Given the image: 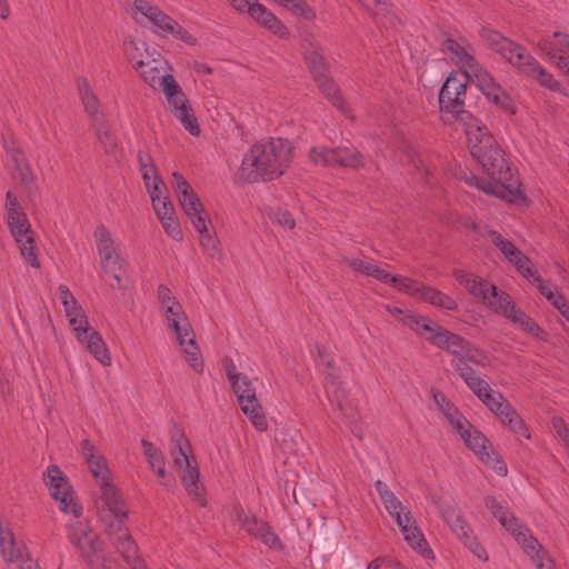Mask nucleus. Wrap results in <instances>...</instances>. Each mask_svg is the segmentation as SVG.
<instances>
[{
	"mask_svg": "<svg viewBox=\"0 0 569 569\" xmlns=\"http://www.w3.org/2000/svg\"><path fill=\"white\" fill-rule=\"evenodd\" d=\"M439 104L445 121L455 119L465 130L468 148L488 178L470 177L466 181L487 194L517 201L521 196L519 181L503 158V151L487 127L481 126L470 111L465 110V84L447 78L439 92Z\"/></svg>",
	"mask_w": 569,
	"mask_h": 569,
	"instance_id": "1",
	"label": "nucleus"
},
{
	"mask_svg": "<svg viewBox=\"0 0 569 569\" xmlns=\"http://www.w3.org/2000/svg\"><path fill=\"white\" fill-rule=\"evenodd\" d=\"M439 104L445 121L455 119L465 130L468 148L488 178L470 177L466 181L487 194L517 201L521 196L519 181L503 158V151L487 127L481 126L470 111L465 110V84L447 78L439 92Z\"/></svg>",
	"mask_w": 569,
	"mask_h": 569,
	"instance_id": "2",
	"label": "nucleus"
},
{
	"mask_svg": "<svg viewBox=\"0 0 569 569\" xmlns=\"http://www.w3.org/2000/svg\"><path fill=\"white\" fill-rule=\"evenodd\" d=\"M292 159L288 140L278 138L253 144L244 154L240 177L247 182L273 180L281 177Z\"/></svg>",
	"mask_w": 569,
	"mask_h": 569,
	"instance_id": "3",
	"label": "nucleus"
},
{
	"mask_svg": "<svg viewBox=\"0 0 569 569\" xmlns=\"http://www.w3.org/2000/svg\"><path fill=\"white\" fill-rule=\"evenodd\" d=\"M405 326L426 339L439 349L446 350L455 357L453 360H461L466 363L486 367L488 357L483 351L475 347L463 337L445 329L437 322L422 316H407L402 318Z\"/></svg>",
	"mask_w": 569,
	"mask_h": 569,
	"instance_id": "4",
	"label": "nucleus"
},
{
	"mask_svg": "<svg viewBox=\"0 0 569 569\" xmlns=\"http://www.w3.org/2000/svg\"><path fill=\"white\" fill-rule=\"evenodd\" d=\"M7 223L22 258L33 268L40 267L34 231L20 201L12 191L6 194Z\"/></svg>",
	"mask_w": 569,
	"mask_h": 569,
	"instance_id": "5",
	"label": "nucleus"
},
{
	"mask_svg": "<svg viewBox=\"0 0 569 569\" xmlns=\"http://www.w3.org/2000/svg\"><path fill=\"white\" fill-rule=\"evenodd\" d=\"M162 308L166 310L168 325L174 331L177 340L186 356L187 362L196 372L201 373L203 371V363L200 349L196 343L194 333L183 312L182 306L179 301H176Z\"/></svg>",
	"mask_w": 569,
	"mask_h": 569,
	"instance_id": "6",
	"label": "nucleus"
},
{
	"mask_svg": "<svg viewBox=\"0 0 569 569\" xmlns=\"http://www.w3.org/2000/svg\"><path fill=\"white\" fill-rule=\"evenodd\" d=\"M68 538L89 569H111V559L104 553L99 536L86 523L78 521L69 526Z\"/></svg>",
	"mask_w": 569,
	"mask_h": 569,
	"instance_id": "7",
	"label": "nucleus"
},
{
	"mask_svg": "<svg viewBox=\"0 0 569 569\" xmlns=\"http://www.w3.org/2000/svg\"><path fill=\"white\" fill-rule=\"evenodd\" d=\"M381 501L389 515L396 519L406 542L425 558H429L432 555V550L429 548L411 512L409 510L405 511L401 501L392 491L388 496H383Z\"/></svg>",
	"mask_w": 569,
	"mask_h": 569,
	"instance_id": "8",
	"label": "nucleus"
},
{
	"mask_svg": "<svg viewBox=\"0 0 569 569\" xmlns=\"http://www.w3.org/2000/svg\"><path fill=\"white\" fill-rule=\"evenodd\" d=\"M308 158L316 166L343 167L359 170L365 167L361 152L352 146H340L337 148L312 147Z\"/></svg>",
	"mask_w": 569,
	"mask_h": 569,
	"instance_id": "9",
	"label": "nucleus"
},
{
	"mask_svg": "<svg viewBox=\"0 0 569 569\" xmlns=\"http://www.w3.org/2000/svg\"><path fill=\"white\" fill-rule=\"evenodd\" d=\"M162 91L173 116L190 134L198 137L201 132L198 120L184 92L173 76H168L163 79Z\"/></svg>",
	"mask_w": 569,
	"mask_h": 569,
	"instance_id": "10",
	"label": "nucleus"
},
{
	"mask_svg": "<svg viewBox=\"0 0 569 569\" xmlns=\"http://www.w3.org/2000/svg\"><path fill=\"white\" fill-rule=\"evenodd\" d=\"M453 276L460 284L465 286L470 295L481 300L483 305L495 312L501 309L502 303H509V295L499 291L489 281L463 270H456Z\"/></svg>",
	"mask_w": 569,
	"mask_h": 569,
	"instance_id": "11",
	"label": "nucleus"
},
{
	"mask_svg": "<svg viewBox=\"0 0 569 569\" xmlns=\"http://www.w3.org/2000/svg\"><path fill=\"white\" fill-rule=\"evenodd\" d=\"M465 445L472 450L479 459L489 468H492L499 476H506L507 466L500 456L493 450L492 445L481 431L468 422L465 431L458 432Z\"/></svg>",
	"mask_w": 569,
	"mask_h": 569,
	"instance_id": "12",
	"label": "nucleus"
},
{
	"mask_svg": "<svg viewBox=\"0 0 569 569\" xmlns=\"http://www.w3.org/2000/svg\"><path fill=\"white\" fill-rule=\"evenodd\" d=\"M231 387L238 397V402L243 413L249 418L257 430L266 431L268 429V421L256 397V389L248 376L242 375L238 380L231 383Z\"/></svg>",
	"mask_w": 569,
	"mask_h": 569,
	"instance_id": "13",
	"label": "nucleus"
},
{
	"mask_svg": "<svg viewBox=\"0 0 569 569\" xmlns=\"http://www.w3.org/2000/svg\"><path fill=\"white\" fill-rule=\"evenodd\" d=\"M44 481L62 512L71 513L74 517L81 516L82 507L74 501L72 488L59 467L49 466L44 473Z\"/></svg>",
	"mask_w": 569,
	"mask_h": 569,
	"instance_id": "14",
	"label": "nucleus"
},
{
	"mask_svg": "<svg viewBox=\"0 0 569 569\" xmlns=\"http://www.w3.org/2000/svg\"><path fill=\"white\" fill-rule=\"evenodd\" d=\"M232 521L240 526L248 535L256 539H260L262 543L271 549H282L281 540L271 529L268 522L256 516H249L241 506H234L231 515Z\"/></svg>",
	"mask_w": 569,
	"mask_h": 569,
	"instance_id": "15",
	"label": "nucleus"
},
{
	"mask_svg": "<svg viewBox=\"0 0 569 569\" xmlns=\"http://www.w3.org/2000/svg\"><path fill=\"white\" fill-rule=\"evenodd\" d=\"M112 543L132 569H146L139 549L123 522H112L107 530Z\"/></svg>",
	"mask_w": 569,
	"mask_h": 569,
	"instance_id": "16",
	"label": "nucleus"
},
{
	"mask_svg": "<svg viewBox=\"0 0 569 569\" xmlns=\"http://www.w3.org/2000/svg\"><path fill=\"white\" fill-rule=\"evenodd\" d=\"M327 397L331 405H336L341 415L350 423L357 422L359 415L348 397V390L340 380V375L329 373L323 381Z\"/></svg>",
	"mask_w": 569,
	"mask_h": 569,
	"instance_id": "17",
	"label": "nucleus"
},
{
	"mask_svg": "<svg viewBox=\"0 0 569 569\" xmlns=\"http://www.w3.org/2000/svg\"><path fill=\"white\" fill-rule=\"evenodd\" d=\"M443 520L448 523L450 529L462 541V543L479 559L487 560L488 556L486 550L472 536V531L466 520L451 507H446L441 510Z\"/></svg>",
	"mask_w": 569,
	"mask_h": 569,
	"instance_id": "18",
	"label": "nucleus"
},
{
	"mask_svg": "<svg viewBox=\"0 0 569 569\" xmlns=\"http://www.w3.org/2000/svg\"><path fill=\"white\" fill-rule=\"evenodd\" d=\"M98 486L101 491V499L97 501V508L101 511H108L114 517L116 522H123L128 517V509L118 488L110 480H103Z\"/></svg>",
	"mask_w": 569,
	"mask_h": 569,
	"instance_id": "19",
	"label": "nucleus"
},
{
	"mask_svg": "<svg viewBox=\"0 0 569 569\" xmlns=\"http://www.w3.org/2000/svg\"><path fill=\"white\" fill-rule=\"evenodd\" d=\"M518 60L513 67H516L521 73L533 78L538 83L551 91H558L560 83L549 73L540 63L525 50L523 53L519 54Z\"/></svg>",
	"mask_w": 569,
	"mask_h": 569,
	"instance_id": "20",
	"label": "nucleus"
},
{
	"mask_svg": "<svg viewBox=\"0 0 569 569\" xmlns=\"http://www.w3.org/2000/svg\"><path fill=\"white\" fill-rule=\"evenodd\" d=\"M455 78L458 82L465 84V97L467 96V83L470 81L477 86V88L488 97L492 92L499 91V84L495 82L493 78L481 68L476 60L471 66L461 72L460 77L451 73L448 78Z\"/></svg>",
	"mask_w": 569,
	"mask_h": 569,
	"instance_id": "21",
	"label": "nucleus"
},
{
	"mask_svg": "<svg viewBox=\"0 0 569 569\" xmlns=\"http://www.w3.org/2000/svg\"><path fill=\"white\" fill-rule=\"evenodd\" d=\"M171 186L178 197L182 210L188 218L191 216H197L199 212L204 210V207L199 197L181 173H172Z\"/></svg>",
	"mask_w": 569,
	"mask_h": 569,
	"instance_id": "22",
	"label": "nucleus"
},
{
	"mask_svg": "<svg viewBox=\"0 0 569 569\" xmlns=\"http://www.w3.org/2000/svg\"><path fill=\"white\" fill-rule=\"evenodd\" d=\"M481 37L492 50L499 53L512 66H515L516 60H518V54L523 53L526 50L522 46L503 37L495 30H483Z\"/></svg>",
	"mask_w": 569,
	"mask_h": 569,
	"instance_id": "23",
	"label": "nucleus"
},
{
	"mask_svg": "<svg viewBox=\"0 0 569 569\" xmlns=\"http://www.w3.org/2000/svg\"><path fill=\"white\" fill-rule=\"evenodd\" d=\"M194 229L200 236V244L210 258L220 261L222 259V251L220 249L219 240L208 229V214L206 210L199 212L197 216L189 217Z\"/></svg>",
	"mask_w": 569,
	"mask_h": 569,
	"instance_id": "24",
	"label": "nucleus"
},
{
	"mask_svg": "<svg viewBox=\"0 0 569 569\" xmlns=\"http://www.w3.org/2000/svg\"><path fill=\"white\" fill-rule=\"evenodd\" d=\"M170 440L172 445L170 453L177 469H182L184 466L196 461L188 438L177 425H172L170 429Z\"/></svg>",
	"mask_w": 569,
	"mask_h": 569,
	"instance_id": "25",
	"label": "nucleus"
},
{
	"mask_svg": "<svg viewBox=\"0 0 569 569\" xmlns=\"http://www.w3.org/2000/svg\"><path fill=\"white\" fill-rule=\"evenodd\" d=\"M513 538L521 545L523 551L531 558L538 569H543L546 552L542 545L530 533V530L522 523L511 532Z\"/></svg>",
	"mask_w": 569,
	"mask_h": 569,
	"instance_id": "26",
	"label": "nucleus"
},
{
	"mask_svg": "<svg viewBox=\"0 0 569 569\" xmlns=\"http://www.w3.org/2000/svg\"><path fill=\"white\" fill-rule=\"evenodd\" d=\"M133 9L144 16L156 28V33L168 34L176 26V20L166 14L158 7L151 6L146 0H134Z\"/></svg>",
	"mask_w": 569,
	"mask_h": 569,
	"instance_id": "27",
	"label": "nucleus"
},
{
	"mask_svg": "<svg viewBox=\"0 0 569 569\" xmlns=\"http://www.w3.org/2000/svg\"><path fill=\"white\" fill-rule=\"evenodd\" d=\"M77 89L86 112L90 117L91 124L106 120L100 102L93 92L89 81L80 77L77 79Z\"/></svg>",
	"mask_w": 569,
	"mask_h": 569,
	"instance_id": "28",
	"label": "nucleus"
},
{
	"mask_svg": "<svg viewBox=\"0 0 569 569\" xmlns=\"http://www.w3.org/2000/svg\"><path fill=\"white\" fill-rule=\"evenodd\" d=\"M0 546L3 559L9 562H18L19 566L29 558L27 548L23 545H18L13 533L4 528L0 519Z\"/></svg>",
	"mask_w": 569,
	"mask_h": 569,
	"instance_id": "29",
	"label": "nucleus"
},
{
	"mask_svg": "<svg viewBox=\"0 0 569 569\" xmlns=\"http://www.w3.org/2000/svg\"><path fill=\"white\" fill-rule=\"evenodd\" d=\"M249 16L279 38L284 39L289 36L288 28L261 3L256 2Z\"/></svg>",
	"mask_w": 569,
	"mask_h": 569,
	"instance_id": "30",
	"label": "nucleus"
},
{
	"mask_svg": "<svg viewBox=\"0 0 569 569\" xmlns=\"http://www.w3.org/2000/svg\"><path fill=\"white\" fill-rule=\"evenodd\" d=\"M302 49L305 62L311 72L312 78H319L320 76L329 72L328 61L323 57L318 42L305 41Z\"/></svg>",
	"mask_w": 569,
	"mask_h": 569,
	"instance_id": "31",
	"label": "nucleus"
},
{
	"mask_svg": "<svg viewBox=\"0 0 569 569\" xmlns=\"http://www.w3.org/2000/svg\"><path fill=\"white\" fill-rule=\"evenodd\" d=\"M451 366L459 372L461 379L480 400L483 399V393H489L492 391V388L489 386V383L479 377L476 371L470 366H468V363L461 360H452Z\"/></svg>",
	"mask_w": 569,
	"mask_h": 569,
	"instance_id": "32",
	"label": "nucleus"
},
{
	"mask_svg": "<svg viewBox=\"0 0 569 569\" xmlns=\"http://www.w3.org/2000/svg\"><path fill=\"white\" fill-rule=\"evenodd\" d=\"M451 366L459 372L461 379L480 400L483 399V393H489L492 391V388L489 386V383L479 377L476 371L470 366H468V363L461 360H452Z\"/></svg>",
	"mask_w": 569,
	"mask_h": 569,
	"instance_id": "33",
	"label": "nucleus"
},
{
	"mask_svg": "<svg viewBox=\"0 0 569 569\" xmlns=\"http://www.w3.org/2000/svg\"><path fill=\"white\" fill-rule=\"evenodd\" d=\"M167 69V61L163 60L160 56L158 58H153L150 61L143 62L142 67L137 69L136 71L140 74L142 80L149 84L151 88H161L163 89V79H166L169 74H164Z\"/></svg>",
	"mask_w": 569,
	"mask_h": 569,
	"instance_id": "34",
	"label": "nucleus"
},
{
	"mask_svg": "<svg viewBox=\"0 0 569 569\" xmlns=\"http://www.w3.org/2000/svg\"><path fill=\"white\" fill-rule=\"evenodd\" d=\"M497 313L505 316L515 325H518L525 332L538 336L539 327L522 310L518 309L509 296V303H502Z\"/></svg>",
	"mask_w": 569,
	"mask_h": 569,
	"instance_id": "35",
	"label": "nucleus"
},
{
	"mask_svg": "<svg viewBox=\"0 0 569 569\" xmlns=\"http://www.w3.org/2000/svg\"><path fill=\"white\" fill-rule=\"evenodd\" d=\"M320 91L326 96V98L331 101V103L339 109L343 114L349 116L350 109L346 106L343 98L340 96L339 90L336 87V83L328 73L320 76L319 78H313Z\"/></svg>",
	"mask_w": 569,
	"mask_h": 569,
	"instance_id": "36",
	"label": "nucleus"
},
{
	"mask_svg": "<svg viewBox=\"0 0 569 569\" xmlns=\"http://www.w3.org/2000/svg\"><path fill=\"white\" fill-rule=\"evenodd\" d=\"M485 506L491 511L492 516L499 520L501 526L506 528V530H508L510 533L521 525L516 516L507 508L501 506L495 497H486Z\"/></svg>",
	"mask_w": 569,
	"mask_h": 569,
	"instance_id": "37",
	"label": "nucleus"
},
{
	"mask_svg": "<svg viewBox=\"0 0 569 569\" xmlns=\"http://www.w3.org/2000/svg\"><path fill=\"white\" fill-rule=\"evenodd\" d=\"M81 343H86L88 351L103 366L111 365L107 346L101 336L93 329H87V338Z\"/></svg>",
	"mask_w": 569,
	"mask_h": 569,
	"instance_id": "38",
	"label": "nucleus"
},
{
	"mask_svg": "<svg viewBox=\"0 0 569 569\" xmlns=\"http://www.w3.org/2000/svg\"><path fill=\"white\" fill-rule=\"evenodd\" d=\"M94 238L97 241V249L101 257V264H107V260H112V258L118 257L113 240L111 238V233L104 226H98L94 231Z\"/></svg>",
	"mask_w": 569,
	"mask_h": 569,
	"instance_id": "39",
	"label": "nucleus"
},
{
	"mask_svg": "<svg viewBox=\"0 0 569 569\" xmlns=\"http://www.w3.org/2000/svg\"><path fill=\"white\" fill-rule=\"evenodd\" d=\"M181 472V481L190 496L198 498L201 506L206 505V500L202 498L201 488L199 486V470L197 462H191L189 466H184L182 469H178Z\"/></svg>",
	"mask_w": 569,
	"mask_h": 569,
	"instance_id": "40",
	"label": "nucleus"
},
{
	"mask_svg": "<svg viewBox=\"0 0 569 569\" xmlns=\"http://www.w3.org/2000/svg\"><path fill=\"white\" fill-rule=\"evenodd\" d=\"M94 130L96 137L106 154H114L118 150V140L116 134L111 131L107 120L91 124Z\"/></svg>",
	"mask_w": 569,
	"mask_h": 569,
	"instance_id": "41",
	"label": "nucleus"
},
{
	"mask_svg": "<svg viewBox=\"0 0 569 569\" xmlns=\"http://www.w3.org/2000/svg\"><path fill=\"white\" fill-rule=\"evenodd\" d=\"M445 53L449 54L452 60L460 64L462 72L468 66L476 61L475 57L466 51L456 40L447 38L441 46Z\"/></svg>",
	"mask_w": 569,
	"mask_h": 569,
	"instance_id": "42",
	"label": "nucleus"
},
{
	"mask_svg": "<svg viewBox=\"0 0 569 569\" xmlns=\"http://www.w3.org/2000/svg\"><path fill=\"white\" fill-rule=\"evenodd\" d=\"M482 403L493 412L502 423H505V413L509 411L512 406L509 401L503 397V395L497 390L490 391L489 393H483Z\"/></svg>",
	"mask_w": 569,
	"mask_h": 569,
	"instance_id": "43",
	"label": "nucleus"
},
{
	"mask_svg": "<svg viewBox=\"0 0 569 569\" xmlns=\"http://www.w3.org/2000/svg\"><path fill=\"white\" fill-rule=\"evenodd\" d=\"M420 299L446 310H456L458 308L457 302L451 297L432 287L425 286Z\"/></svg>",
	"mask_w": 569,
	"mask_h": 569,
	"instance_id": "44",
	"label": "nucleus"
},
{
	"mask_svg": "<svg viewBox=\"0 0 569 569\" xmlns=\"http://www.w3.org/2000/svg\"><path fill=\"white\" fill-rule=\"evenodd\" d=\"M488 236L490 241L501 251L510 263L515 264V260L523 256L511 241L503 238L498 231L490 230Z\"/></svg>",
	"mask_w": 569,
	"mask_h": 569,
	"instance_id": "45",
	"label": "nucleus"
},
{
	"mask_svg": "<svg viewBox=\"0 0 569 569\" xmlns=\"http://www.w3.org/2000/svg\"><path fill=\"white\" fill-rule=\"evenodd\" d=\"M538 46L562 73L569 76V57L559 52V42L555 46L548 40H541Z\"/></svg>",
	"mask_w": 569,
	"mask_h": 569,
	"instance_id": "46",
	"label": "nucleus"
},
{
	"mask_svg": "<svg viewBox=\"0 0 569 569\" xmlns=\"http://www.w3.org/2000/svg\"><path fill=\"white\" fill-rule=\"evenodd\" d=\"M70 325L72 326L73 330L77 333V338L79 341H83L84 338H87V329L88 327V320L87 317L80 306L74 305L72 306V309H70L68 312H66Z\"/></svg>",
	"mask_w": 569,
	"mask_h": 569,
	"instance_id": "47",
	"label": "nucleus"
},
{
	"mask_svg": "<svg viewBox=\"0 0 569 569\" xmlns=\"http://www.w3.org/2000/svg\"><path fill=\"white\" fill-rule=\"evenodd\" d=\"M315 348L317 351V356L315 358L316 366L318 369L321 370L323 377L326 378L331 372L340 375V371L335 363V358L332 353L319 345H316Z\"/></svg>",
	"mask_w": 569,
	"mask_h": 569,
	"instance_id": "48",
	"label": "nucleus"
},
{
	"mask_svg": "<svg viewBox=\"0 0 569 569\" xmlns=\"http://www.w3.org/2000/svg\"><path fill=\"white\" fill-rule=\"evenodd\" d=\"M89 470L92 473L93 478L97 480V483L102 482L103 480H110V471L107 466V460L101 455L90 453V458L87 460Z\"/></svg>",
	"mask_w": 569,
	"mask_h": 569,
	"instance_id": "49",
	"label": "nucleus"
},
{
	"mask_svg": "<svg viewBox=\"0 0 569 569\" xmlns=\"http://www.w3.org/2000/svg\"><path fill=\"white\" fill-rule=\"evenodd\" d=\"M144 44L139 46L134 40H126L123 42V51L127 60L132 64L133 69L137 70L142 67L143 52H147Z\"/></svg>",
	"mask_w": 569,
	"mask_h": 569,
	"instance_id": "50",
	"label": "nucleus"
},
{
	"mask_svg": "<svg viewBox=\"0 0 569 569\" xmlns=\"http://www.w3.org/2000/svg\"><path fill=\"white\" fill-rule=\"evenodd\" d=\"M517 269V271L526 278L531 283H536V281H540L541 276L539 274L538 270L535 268L531 260L523 254L521 258H518L515 260L513 264Z\"/></svg>",
	"mask_w": 569,
	"mask_h": 569,
	"instance_id": "51",
	"label": "nucleus"
},
{
	"mask_svg": "<svg viewBox=\"0 0 569 569\" xmlns=\"http://www.w3.org/2000/svg\"><path fill=\"white\" fill-rule=\"evenodd\" d=\"M391 284L405 293L419 298L425 287L423 284L413 279L398 276H395V280L392 281Z\"/></svg>",
	"mask_w": 569,
	"mask_h": 569,
	"instance_id": "52",
	"label": "nucleus"
},
{
	"mask_svg": "<svg viewBox=\"0 0 569 569\" xmlns=\"http://www.w3.org/2000/svg\"><path fill=\"white\" fill-rule=\"evenodd\" d=\"M441 410L457 432L465 431V428L469 421L458 411L453 405L448 402L446 407L441 408Z\"/></svg>",
	"mask_w": 569,
	"mask_h": 569,
	"instance_id": "53",
	"label": "nucleus"
},
{
	"mask_svg": "<svg viewBox=\"0 0 569 569\" xmlns=\"http://www.w3.org/2000/svg\"><path fill=\"white\" fill-rule=\"evenodd\" d=\"M277 3L286 7L288 10H290L292 13L303 17L306 19L313 18V12L309 8V6L306 3L305 0H274Z\"/></svg>",
	"mask_w": 569,
	"mask_h": 569,
	"instance_id": "54",
	"label": "nucleus"
},
{
	"mask_svg": "<svg viewBox=\"0 0 569 569\" xmlns=\"http://www.w3.org/2000/svg\"><path fill=\"white\" fill-rule=\"evenodd\" d=\"M503 418V425H507L510 428V430L520 436H525L527 439L530 438V435L527 432V428L522 419L513 408H511L509 411H506Z\"/></svg>",
	"mask_w": 569,
	"mask_h": 569,
	"instance_id": "55",
	"label": "nucleus"
},
{
	"mask_svg": "<svg viewBox=\"0 0 569 569\" xmlns=\"http://www.w3.org/2000/svg\"><path fill=\"white\" fill-rule=\"evenodd\" d=\"M488 100H490L492 103L501 108L503 111L515 114L516 113V107L511 100V98L502 90L501 87H499V91L492 92L489 94Z\"/></svg>",
	"mask_w": 569,
	"mask_h": 569,
	"instance_id": "56",
	"label": "nucleus"
},
{
	"mask_svg": "<svg viewBox=\"0 0 569 569\" xmlns=\"http://www.w3.org/2000/svg\"><path fill=\"white\" fill-rule=\"evenodd\" d=\"M152 206L160 221L169 220L168 218L176 216L173 204L167 197L153 199Z\"/></svg>",
	"mask_w": 569,
	"mask_h": 569,
	"instance_id": "57",
	"label": "nucleus"
},
{
	"mask_svg": "<svg viewBox=\"0 0 569 569\" xmlns=\"http://www.w3.org/2000/svg\"><path fill=\"white\" fill-rule=\"evenodd\" d=\"M342 263L351 268L355 272L368 276L372 263L366 262L361 259L353 258V257H343Z\"/></svg>",
	"mask_w": 569,
	"mask_h": 569,
	"instance_id": "58",
	"label": "nucleus"
},
{
	"mask_svg": "<svg viewBox=\"0 0 569 569\" xmlns=\"http://www.w3.org/2000/svg\"><path fill=\"white\" fill-rule=\"evenodd\" d=\"M169 220H162V227L167 234L171 237L173 240L180 241L182 240V231L179 222L176 219V216L168 218Z\"/></svg>",
	"mask_w": 569,
	"mask_h": 569,
	"instance_id": "59",
	"label": "nucleus"
},
{
	"mask_svg": "<svg viewBox=\"0 0 569 569\" xmlns=\"http://www.w3.org/2000/svg\"><path fill=\"white\" fill-rule=\"evenodd\" d=\"M124 260L118 256L112 258V260H107V264H101L104 273L113 276L117 273H126Z\"/></svg>",
	"mask_w": 569,
	"mask_h": 569,
	"instance_id": "60",
	"label": "nucleus"
},
{
	"mask_svg": "<svg viewBox=\"0 0 569 569\" xmlns=\"http://www.w3.org/2000/svg\"><path fill=\"white\" fill-rule=\"evenodd\" d=\"M20 179L24 188L31 192L32 190L37 189L36 184V176L32 172V170L29 168V166H23L19 168Z\"/></svg>",
	"mask_w": 569,
	"mask_h": 569,
	"instance_id": "61",
	"label": "nucleus"
},
{
	"mask_svg": "<svg viewBox=\"0 0 569 569\" xmlns=\"http://www.w3.org/2000/svg\"><path fill=\"white\" fill-rule=\"evenodd\" d=\"M168 34L173 36L176 39L181 40L190 46H194L197 43V39L190 34L187 29L181 27L177 21L176 26L172 27V31H169Z\"/></svg>",
	"mask_w": 569,
	"mask_h": 569,
	"instance_id": "62",
	"label": "nucleus"
},
{
	"mask_svg": "<svg viewBox=\"0 0 569 569\" xmlns=\"http://www.w3.org/2000/svg\"><path fill=\"white\" fill-rule=\"evenodd\" d=\"M273 220L287 229H293L296 226L295 219L291 213L286 210H278L273 213Z\"/></svg>",
	"mask_w": 569,
	"mask_h": 569,
	"instance_id": "63",
	"label": "nucleus"
},
{
	"mask_svg": "<svg viewBox=\"0 0 569 569\" xmlns=\"http://www.w3.org/2000/svg\"><path fill=\"white\" fill-rule=\"evenodd\" d=\"M550 303L562 315V317L569 322V306L565 297L558 293Z\"/></svg>",
	"mask_w": 569,
	"mask_h": 569,
	"instance_id": "64",
	"label": "nucleus"
}]
</instances>
